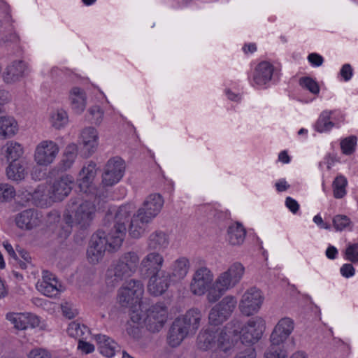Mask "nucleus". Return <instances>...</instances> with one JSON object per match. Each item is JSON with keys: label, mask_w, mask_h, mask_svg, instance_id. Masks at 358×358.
Returning <instances> with one entry per match:
<instances>
[{"label": "nucleus", "mask_w": 358, "mask_h": 358, "mask_svg": "<svg viewBox=\"0 0 358 358\" xmlns=\"http://www.w3.org/2000/svg\"><path fill=\"white\" fill-rule=\"evenodd\" d=\"M273 66L268 62H260L255 68L252 85H264L271 80Z\"/></svg>", "instance_id": "24"}, {"label": "nucleus", "mask_w": 358, "mask_h": 358, "mask_svg": "<svg viewBox=\"0 0 358 358\" xmlns=\"http://www.w3.org/2000/svg\"><path fill=\"white\" fill-rule=\"evenodd\" d=\"M245 273L244 266L238 262L231 264L228 269L222 272L217 279L224 288L231 289L240 282Z\"/></svg>", "instance_id": "12"}, {"label": "nucleus", "mask_w": 358, "mask_h": 358, "mask_svg": "<svg viewBox=\"0 0 358 358\" xmlns=\"http://www.w3.org/2000/svg\"><path fill=\"white\" fill-rule=\"evenodd\" d=\"M352 71L351 66L348 64H345L342 66L340 74L345 81H348L352 78Z\"/></svg>", "instance_id": "57"}, {"label": "nucleus", "mask_w": 358, "mask_h": 358, "mask_svg": "<svg viewBox=\"0 0 358 358\" xmlns=\"http://www.w3.org/2000/svg\"><path fill=\"white\" fill-rule=\"evenodd\" d=\"M308 59L312 65L315 66H320L322 64L324 59L323 57L317 54V53H311L308 56Z\"/></svg>", "instance_id": "58"}, {"label": "nucleus", "mask_w": 358, "mask_h": 358, "mask_svg": "<svg viewBox=\"0 0 358 358\" xmlns=\"http://www.w3.org/2000/svg\"><path fill=\"white\" fill-rule=\"evenodd\" d=\"M9 94L5 90H0V113L2 111V106L8 101Z\"/></svg>", "instance_id": "63"}, {"label": "nucleus", "mask_w": 358, "mask_h": 358, "mask_svg": "<svg viewBox=\"0 0 358 358\" xmlns=\"http://www.w3.org/2000/svg\"><path fill=\"white\" fill-rule=\"evenodd\" d=\"M285 205L293 213H296L299 209V205L298 202L289 196L286 198Z\"/></svg>", "instance_id": "59"}, {"label": "nucleus", "mask_w": 358, "mask_h": 358, "mask_svg": "<svg viewBox=\"0 0 358 358\" xmlns=\"http://www.w3.org/2000/svg\"><path fill=\"white\" fill-rule=\"evenodd\" d=\"M338 250L333 245H329L325 252L327 257L329 259H335L338 255Z\"/></svg>", "instance_id": "62"}, {"label": "nucleus", "mask_w": 358, "mask_h": 358, "mask_svg": "<svg viewBox=\"0 0 358 358\" xmlns=\"http://www.w3.org/2000/svg\"><path fill=\"white\" fill-rule=\"evenodd\" d=\"M78 348L85 354L92 353L94 351V346L93 344L84 341L83 338L78 340Z\"/></svg>", "instance_id": "56"}, {"label": "nucleus", "mask_w": 358, "mask_h": 358, "mask_svg": "<svg viewBox=\"0 0 358 358\" xmlns=\"http://www.w3.org/2000/svg\"><path fill=\"white\" fill-rule=\"evenodd\" d=\"M294 323L289 317L280 320L271 333L270 341L271 347L265 352V358H287L285 351L280 349L282 344L294 330Z\"/></svg>", "instance_id": "3"}, {"label": "nucleus", "mask_w": 358, "mask_h": 358, "mask_svg": "<svg viewBox=\"0 0 358 358\" xmlns=\"http://www.w3.org/2000/svg\"><path fill=\"white\" fill-rule=\"evenodd\" d=\"M264 324V320L261 317L252 318L241 328V323L236 321L234 327H237V329L234 330V334H241L240 338L243 343L252 345L261 338L265 329Z\"/></svg>", "instance_id": "5"}, {"label": "nucleus", "mask_w": 358, "mask_h": 358, "mask_svg": "<svg viewBox=\"0 0 358 358\" xmlns=\"http://www.w3.org/2000/svg\"><path fill=\"white\" fill-rule=\"evenodd\" d=\"M189 268V262L185 257L176 259L171 264L169 275L173 282L180 281L185 278Z\"/></svg>", "instance_id": "28"}, {"label": "nucleus", "mask_w": 358, "mask_h": 358, "mask_svg": "<svg viewBox=\"0 0 358 358\" xmlns=\"http://www.w3.org/2000/svg\"><path fill=\"white\" fill-rule=\"evenodd\" d=\"M216 341L217 346L223 351L227 352L230 348L229 336L225 331L217 334Z\"/></svg>", "instance_id": "51"}, {"label": "nucleus", "mask_w": 358, "mask_h": 358, "mask_svg": "<svg viewBox=\"0 0 358 358\" xmlns=\"http://www.w3.org/2000/svg\"><path fill=\"white\" fill-rule=\"evenodd\" d=\"M217 338V332L206 330L201 332L197 338V344L202 350H207L215 344Z\"/></svg>", "instance_id": "36"}, {"label": "nucleus", "mask_w": 358, "mask_h": 358, "mask_svg": "<svg viewBox=\"0 0 358 358\" xmlns=\"http://www.w3.org/2000/svg\"><path fill=\"white\" fill-rule=\"evenodd\" d=\"M105 252L94 248V246L89 245L87 250V256L89 262L92 264L98 263L103 257Z\"/></svg>", "instance_id": "50"}, {"label": "nucleus", "mask_w": 358, "mask_h": 358, "mask_svg": "<svg viewBox=\"0 0 358 358\" xmlns=\"http://www.w3.org/2000/svg\"><path fill=\"white\" fill-rule=\"evenodd\" d=\"M190 331L185 326V321L176 319L173 322L168 336V342L172 347H176L180 344Z\"/></svg>", "instance_id": "22"}, {"label": "nucleus", "mask_w": 358, "mask_h": 358, "mask_svg": "<svg viewBox=\"0 0 358 358\" xmlns=\"http://www.w3.org/2000/svg\"><path fill=\"white\" fill-rule=\"evenodd\" d=\"M96 173V164L93 162H89L87 166H84L83 167L79 173L78 178V182L80 191L84 192H87V189L90 188Z\"/></svg>", "instance_id": "26"}, {"label": "nucleus", "mask_w": 358, "mask_h": 358, "mask_svg": "<svg viewBox=\"0 0 358 358\" xmlns=\"http://www.w3.org/2000/svg\"><path fill=\"white\" fill-rule=\"evenodd\" d=\"M109 227L110 226H105L106 229L99 230L96 234H93L91 237L90 245L103 252H105L106 250H117L121 245L115 246L112 244L113 242V238H112L115 237L116 234Z\"/></svg>", "instance_id": "15"}, {"label": "nucleus", "mask_w": 358, "mask_h": 358, "mask_svg": "<svg viewBox=\"0 0 358 358\" xmlns=\"http://www.w3.org/2000/svg\"><path fill=\"white\" fill-rule=\"evenodd\" d=\"M22 145L14 141H8L6 145V153L7 159L15 162L23 154Z\"/></svg>", "instance_id": "38"}, {"label": "nucleus", "mask_w": 358, "mask_h": 358, "mask_svg": "<svg viewBox=\"0 0 358 358\" xmlns=\"http://www.w3.org/2000/svg\"><path fill=\"white\" fill-rule=\"evenodd\" d=\"M164 199L159 194H150L144 201L143 207L138 212L144 217H141L144 222H150L162 208Z\"/></svg>", "instance_id": "14"}, {"label": "nucleus", "mask_w": 358, "mask_h": 358, "mask_svg": "<svg viewBox=\"0 0 358 358\" xmlns=\"http://www.w3.org/2000/svg\"><path fill=\"white\" fill-rule=\"evenodd\" d=\"M227 318L215 306L210 310L208 315L209 322L215 326L222 324Z\"/></svg>", "instance_id": "48"}, {"label": "nucleus", "mask_w": 358, "mask_h": 358, "mask_svg": "<svg viewBox=\"0 0 358 358\" xmlns=\"http://www.w3.org/2000/svg\"><path fill=\"white\" fill-rule=\"evenodd\" d=\"M15 195L14 187L7 183L0 184V201H7L11 200Z\"/></svg>", "instance_id": "49"}, {"label": "nucleus", "mask_w": 358, "mask_h": 358, "mask_svg": "<svg viewBox=\"0 0 358 358\" xmlns=\"http://www.w3.org/2000/svg\"><path fill=\"white\" fill-rule=\"evenodd\" d=\"M262 302L263 296L261 291L255 287H252L242 296L239 308L243 315L250 316L259 310Z\"/></svg>", "instance_id": "10"}, {"label": "nucleus", "mask_w": 358, "mask_h": 358, "mask_svg": "<svg viewBox=\"0 0 358 358\" xmlns=\"http://www.w3.org/2000/svg\"><path fill=\"white\" fill-rule=\"evenodd\" d=\"M3 245L4 248L6 249V250L7 251L8 255L10 257L13 258L15 260L17 261L18 260L17 255L15 251L14 250V249L13 248V246L11 245V244H10L7 241H5L3 243Z\"/></svg>", "instance_id": "61"}, {"label": "nucleus", "mask_w": 358, "mask_h": 358, "mask_svg": "<svg viewBox=\"0 0 358 358\" xmlns=\"http://www.w3.org/2000/svg\"><path fill=\"white\" fill-rule=\"evenodd\" d=\"M348 181L345 177L342 175L338 176L334 180L333 193L336 199H341L346 194V186Z\"/></svg>", "instance_id": "40"}, {"label": "nucleus", "mask_w": 358, "mask_h": 358, "mask_svg": "<svg viewBox=\"0 0 358 358\" xmlns=\"http://www.w3.org/2000/svg\"><path fill=\"white\" fill-rule=\"evenodd\" d=\"M246 231L243 226L236 223L229 227L227 230V241L232 245H241L245 238Z\"/></svg>", "instance_id": "31"}, {"label": "nucleus", "mask_w": 358, "mask_h": 358, "mask_svg": "<svg viewBox=\"0 0 358 358\" xmlns=\"http://www.w3.org/2000/svg\"><path fill=\"white\" fill-rule=\"evenodd\" d=\"M52 125L59 129L64 127L68 123V115L66 111L58 110L53 113L51 116Z\"/></svg>", "instance_id": "44"}, {"label": "nucleus", "mask_w": 358, "mask_h": 358, "mask_svg": "<svg viewBox=\"0 0 358 358\" xmlns=\"http://www.w3.org/2000/svg\"><path fill=\"white\" fill-rule=\"evenodd\" d=\"M256 352L255 349L249 348L246 349L245 351L240 352L238 354L235 358H255Z\"/></svg>", "instance_id": "60"}, {"label": "nucleus", "mask_w": 358, "mask_h": 358, "mask_svg": "<svg viewBox=\"0 0 358 358\" xmlns=\"http://www.w3.org/2000/svg\"><path fill=\"white\" fill-rule=\"evenodd\" d=\"M208 292L206 296L208 301L210 303H215L218 301L229 289L223 287L216 278L213 287L210 289L208 288Z\"/></svg>", "instance_id": "41"}, {"label": "nucleus", "mask_w": 358, "mask_h": 358, "mask_svg": "<svg viewBox=\"0 0 358 358\" xmlns=\"http://www.w3.org/2000/svg\"><path fill=\"white\" fill-rule=\"evenodd\" d=\"M140 257L136 252H124L107 269L106 284L111 287H115L122 280L133 275L138 268L140 269Z\"/></svg>", "instance_id": "1"}, {"label": "nucleus", "mask_w": 358, "mask_h": 358, "mask_svg": "<svg viewBox=\"0 0 358 358\" xmlns=\"http://www.w3.org/2000/svg\"><path fill=\"white\" fill-rule=\"evenodd\" d=\"M15 224L21 229L30 230L41 223L38 214L34 209H27L15 216Z\"/></svg>", "instance_id": "21"}, {"label": "nucleus", "mask_w": 358, "mask_h": 358, "mask_svg": "<svg viewBox=\"0 0 358 358\" xmlns=\"http://www.w3.org/2000/svg\"><path fill=\"white\" fill-rule=\"evenodd\" d=\"M341 274L346 278H348L350 277H352L355 273V269L352 264H344L340 268Z\"/></svg>", "instance_id": "55"}, {"label": "nucleus", "mask_w": 358, "mask_h": 358, "mask_svg": "<svg viewBox=\"0 0 358 358\" xmlns=\"http://www.w3.org/2000/svg\"><path fill=\"white\" fill-rule=\"evenodd\" d=\"M213 280V274L209 268L202 266L196 269L190 284L194 294L203 295L208 289Z\"/></svg>", "instance_id": "11"}, {"label": "nucleus", "mask_w": 358, "mask_h": 358, "mask_svg": "<svg viewBox=\"0 0 358 358\" xmlns=\"http://www.w3.org/2000/svg\"><path fill=\"white\" fill-rule=\"evenodd\" d=\"M125 170L124 162L118 157L110 159L106 164L102 176V182L106 186H113L123 177Z\"/></svg>", "instance_id": "9"}, {"label": "nucleus", "mask_w": 358, "mask_h": 358, "mask_svg": "<svg viewBox=\"0 0 358 358\" xmlns=\"http://www.w3.org/2000/svg\"><path fill=\"white\" fill-rule=\"evenodd\" d=\"M333 226L336 231L352 230L353 224L350 219L345 215H336L333 218Z\"/></svg>", "instance_id": "42"}, {"label": "nucleus", "mask_w": 358, "mask_h": 358, "mask_svg": "<svg viewBox=\"0 0 358 358\" xmlns=\"http://www.w3.org/2000/svg\"><path fill=\"white\" fill-rule=\"evenodd\" d=\"M69 99L72 109L76 113H81L86 107V94L85 91L78 87H73L69 92Z\"/></svg>", "instance_id": "29"}, {"label": "nucleus", "mask_w": 358, "mask_h": 358, "mask_svg": "<svg viewBox=\"0 0 358 358\" xmlns=\"http://www.w3.org/2000/svg\"><path fill=\"white\" fill-rule=\"evenodd\" d=\"M169 245V235L162 231L151 233L146 241V250L148 252H164Z\"/></svg>", "instance_id": "20"}, {"label": "nucleus", "mask_w": 358, "mask_h": 358, "mask_svg": "<svg viewBox=\"0 0 358 358\" xmlns=\"http://www.w3.org/2000/svg\"><path fill=\"white\" fill-rule=\"evenodd\" d=\"M275 187L278 192H283L289 189V185H288L287 182L282 179L275 183Z\"/></svg>", "instance_id": "64"}, {"label": "nucleus", "mask_w": 358, "mask_h": 358, "mask_svg": "<svg viewBox=\"0 0 358 358\" xmlns=\"http://www.w3.org/2000/svg\"><path fill=\"white\" fill-rule=\"evenodd\" d=\"M62 285L56 276L48 271H43L42 279L36 284V289L43 295L54 297L61 292Z\"/></svg>", "instance_id": "18"}, {"label": "nucleus", "mask_w": 358, "mask_h": 358, "mask_svg": "<svg viewBox=\"0 0 358 358\" xmlns=\"http://www.w3.org/2000/svg\"><path fill=\"white\" fill-rule=\"evenodd\" d=\"M178 318L185 321V326L191 333L194 334L199 327L201 314L198 309L192 308L189 310L184 315Z\"/></svg>", "instance_id": "32"}, {"label": "nucleus", "mask_w": 358, "mask_h": 358, "mask_svg": "<svg viewBox=\"0 0 358 358\" xmlns=\"http://www.w3.org/2000/svg\"><path fill=\"white\" fill-rule=\"evenodd\" d=\"M90 114L92 116L93 123L99 124L103 117V111L99 106H93L89 109Z\"/></svg>", "instance_id": "52"}, {"label": "nucleus", "mask_w": 358, "mask_h": 358, "mask_svg": "<svg viewBox=\"0 0 358 358\" xmlns=\"http://www.w3.org/2000/svg\"><path fill=\"white\" fill-rule=\"evenodd\" d=\"M27 69L26 64L22 61H14L5 69L3 78L8 84L14 83L18 81L24 76Z\"/></svg>", "instance_id": "23"}, {"label": "nucleus", "mask_w": 358, "mask_h": 358, "mask_svg": "<svg viewBox=\"0 0 358 358\" xmlns=\"http://www.w3.org/2000/svg\"><path fill=\"white\" fill-rule=\"evenodd\" d=\"M6 175L9 180L19 182L25 178L27 172L19 162H12L6 169Z\"/></svg>", "instance_id": "35"}, {"label": "nucleus", "mask_w": 358, "mask_h": 358, "mask_svg": "<svg viewBox=\"0 0 358 358\" xmlns=\"http://www.w3.org/2000/svg\"><path fill=\"white\" fill-rule=\"evenodd\" d=\"M357 145V137L355 136H350L343 138L341 141V148L343 154L350 155L352 154L355 150Z\"/></svg>", "instance_id": "45"}, {"label": "nucleus", "mask_w": 358, "mask_h": 358, "mask_svg": "<svg viewBox=\"0 0 358 358\" xmlns=\"http://www.w3.org/2000/svg\"><path fill=\"white\" fill-rule=\"evenodd\" d=\"M164 257L159 252H148L141 261L140 271L147 275L162 271L164 264Z\"/></svg>", "instance_id": "16"}, {"label": "nucleus", "mask_w": 358, "mask_h": 358, "mask_svg": "<svg viewBox=\"0 0 358 358\" xmlns=\"http://www.w3.org/2000/svg\"><path fill=\"white\" fill-rule=\"evenodd\" d=\"M134 210V206L132 204H125L119 207L117 211L115 213L114 221L113 222V226L109 229H113L114 233L116 234L115 237H113V245L115 246L122 245V243L124 239L127 227L126 224L131 222V215Z\"/></svg>", "instance_id": "6"}, {"label": "nucleus", "mask_w": 358, "mask_h": 358, "mask_svg": "<svg viewBox=\"0 0 358 358\" xmlns=\"http://www.w3.org/2000/svg\"><path fill=\"white\" fill-rule=\"evenodd\" d=\"M96 211L95 204L88 200L71 199L67 204L64 220L69 227L78 225L80 228L88 227Z\"/></svg>", "instance_id": "2"}, {"label": "nucleus", "mask_w": 358, "mask_h": 358, "mask_svg": "<svg viewBox=\"0 0 358 358\" xmlns=\"http://www.w3.org/2000/svg\"><path fill=\"white\" fill-rule=\"evenodd\" d=\"M80 141L83 148L90 155L94 152L98 145V132L94 127H86L80 133Z\"/></svg>", "instance_id": "27"}, {"label": "nucleus", "mask_w": 358, "mask_h": 358, "mask_svg": "<svg viewBox=\"0 0 358 358\" xmlns=\"http://www.w3.org/2000/svg\"><path fill=\"white\" fill-rule=\"evenodd\" d=\"M344 257L346 260L356 264L358 262V243H349L344 252Z\"/></svg>", "instance_id": "46"}, {"label": "nucleus", "mask_w": 358, "mask_h": 358, "mask_svg": "<svg viewBox=\"0 0 358 358\" xmlns=\"http://www.w3.org/2000/svg\"><path fill=\"white\" fill-rule=\"evenodd\" d=\"M6 319L13 324L15 329L20 330H24L29 327L34 328L39 324L38 317L28 313H9L6 315Z\"/></svg>", "instance_id": "19"}, {"label": "nucleus", "mask_w": 358, "mask_h": 358, "mask_svg": "<svg viewBox=\"0 0 358 358\" xmlns=\"http://www.w3.org/2000/svg\"><path fill=\"white\" fill-rule=\"evenodd\" d=\"M147 276L149 277L148 291L154 296L163 294L173 282L169 272L165 270Z\"/></svg>", "instance_id": "13"}, {"label": "nucleus", "mask_w": 358, "mask_h": 358, "mask_svg": "<svg viewBox=\"0 0 358 358\" xmlns=\"http://www.w3.org/2000/svg\"><path fill=\"white\" fill-rule=\"evenodd\" d=\"M28 358H52V356L45 349L35 348L29 353Z\"/></svg>", "instance_id": "54"}, {"label": "nucleus", "mask_w": 358, "mask_h": 358, "mask_svg": "<svg viewBox=\"0 0 358 358\" xmlns=\"http://www.w3.org/2000/svg\"><path fill=\"white\" fill-rule=\"evenodd\" d=\"M59 151V145L55 142L43 141L36 148L34 160L40 166H48L55 161Z\"/></svg>", "instance_id": "8"}, {"label": "nucleus", "mask_w": 358, "mask_h": 358, "mask_svg": "<svg viewBox=\"0 0 358 358\" xmlns=\"http://www.w3.org/2000/svg\"><path fill=\"white\" fill-rule=\"evenodd\" d=\"M140 308L146 311V320L150 329L159 331L167 320L166 306L163 303H157L147 308L145 302H142Z\"/></svg>", "instance_id": "7"}, {"label": "nucleus", "mask_w": 358, "mask_h": 358, "mask_svg": "<svg viewBox=\"0 0 358 358\" xmlns=\"http://www.w3.org/2000/svg\"><path fill=\"white\" fill-rule=\"evenodd\" d=\"M331 112H322L315 124V129L318 132L329 131L334 125L330 120Z\"/></svg>", "instance_id": "39"}, {"label": "nucleus", "mask_w": 358, "mask_h": 358, "mask_svg": "<svg viewBox=\"0 0 358 358\" xmlns=\"http://www.w3.org/2000/svg\"><path fill=\"white\" fill-rule=\"evenodd\" d=\"M73 178L70 175H64L57 178L50 187V198L54 201H62L72 190Z\"/></svg>", "instance_id": "17"}, {"label": "nucleus", "mask_w": 358, "mask_h": 358, "mask_svg": "<svg viewBox=\"0 0 358 358\" xmlns=\"http://www.w3.org/2000/svg\"><path fill=\"white\" fill-rule=\"evenodd\" d=\"M89 331L88 328L85 325H80V323L76 322H71L69 324L67 329L68 334L73 338L80 340L84 338L83 336L85 333Z\"/></svg>", "instance_id": "43"}, {"label": "nucleus", "mask_w": 358, "mask_h": 358, "mask_svg": "<svg viewBox=\"0 0 358 358\" xmlns=\"http://www.w3.org/2000/svg\"><path fill=\"white\" fill-rule=\"evenodd\" d=\"M17 130L16 121L11 117L2 116L0 117V138L13 136Z\"/></svg>", "instance_id": "33"}, {"label": "nucleus", "mask_w": 358, "mask_h": 358, "mask_svg": "<svg viewBox=\"0 0 358 358\" xmlns=\"http://www.w3.org/2000/svg\"><path fill=\"white\" fill-rule=\"evenodd\" d=\"M78 156V146L75 143L69 144L64 152L62 158L59 163V169L66 171L69 169Z\"/></svg>", "instance_id": "30"}, {"label": "nucleus", "mask_w": 358, "mask_h": 358, "mask_svg": "<svg viewBox=\"0 0 358 358\" xmlns=\"http://www.w3.org/2000/svg\"><path fill=\"white\" fill-rule=\"evenodd\" d=\"M236 304V299L233 296L229 295L224 297L215 306L217 307L227 317H229L235 309Z\"/></svg>", "instance_id": "37"}, {"label": "nucleus", "mask_w": 358, "mask_h": 358, "mask_svg": "<svg viewBox=\"0 0 358 358\" xmlns=\"http://www.w3.org/2000/svg\"><path fill=\"white\" fill-rule=\"evenodd\" d=\"M141 217H143L141 213L137 212V214L134 215L131 219L128 231L132 238L141 237L145 230L144 226L150 222L143 221Z\"/></svg>", "instance_id": "34"}, {"label": "nucleus", "mask_w": 358, "mask_h": 358, "mask_svg": "<svg viewBox=\"0 0 358 358\" xmlns=\"http://www.w3.org/2000/svg\"><path fill=\"white\" fill-rule=\"evenodd\" d=\"M299 85L304 89L310 91L314 94L320 92V87L317 82L310 77H303L299 80Z\"/></svg>", "instance_id": "47"}, {"label": "nucleus", "mask_w": 358, "mask_h": 358, "mask_svg": "<svg viewBox=\"0 0 358 358\" xmlns=\"http://www.w3.org/2000/svg\"><path fill=\"white\" fill-rule=\"evenodd\" d=\"M144 293V287L139 280L131 279L122 286L117 294V300L121 306L128 308L136 303L139 306Z\"/></svg>", "instance_id": "4"}, {"label": "nucleus", "mask_w": 358, "mask_h": 358, "mask_svg": "<svg viewBox=\"0 0 358 358\" xmlns=\"http://www.w3.org/2000/svg\"><path fill=\"white\" fill-rule=\"evenodd\" d=\"M94 339L101 355L108 358L115 355L118 345L113 338L106 335L98 334L94 335Z\"/></svg>", "instance_id": "25"}, {"label": "nucleus", "mask_w": 358, "mask_h": 358, "mask_svg": "<svg viewBox=\"0 0 358 358\" xmlns=\"http://www.w3.org/2000/svg\"><path fill=\"white\" fill-rule=\"evenodd\" d=\"M61 308L63 315L69 319L73 318L78 314L73 305L67 302L62 303Z\"/></svg>", "instance_id": "53"}]
</instances>
